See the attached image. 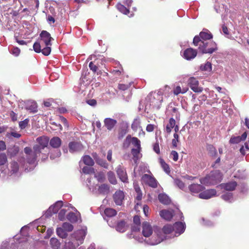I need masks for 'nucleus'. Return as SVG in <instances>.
I'll return each instance as SVG.
<instances>
[{
    "instance_id": "nucleus-1",
    "label": "nucleus",
    "mask_w": 249,
    "mask_h": 249,
    "mask_svg": "<svg viewBox=\"0 0 249 249\" xmlns=\"http://www.w3.org/2000/svg\"><path fill=\"white\" fill-rule=\"evenodd\" d=\"M37 144H35L33 150L30 147H25L24 152L26 155V159L29 164L34 163L42 150L47 147L49 142V137L45 136L39 137L36 139Z\"/></svg>"
},
{
    "instance_id": "nucleus-2",
    "label": "nucleus",
    "mask_w": 249,
    "mask_h": 249,
    "mask_svg": "<svg viewBox=\"0 0 249 249\" xmlns=\"http://www.w3.org/2000/svg\"><path fill=\"white\" fill-rule=\"evenodd\" d=\"M155 234L150 239V244L152 245H157L166 239L167 234L174 233V227L170 224H166L162 229H157L154 231Z\"/></svg>"
},
{
    "instance_id": "nucleus-3",
    "label": "nucleus",
    "mask_w": 249,
    "mask_h": 249,
    "mask_svg": "<svg viewBox=\"0 0 249 249\" xmlns=\"http://www.w3.org/2000/svg\"><path fill=\"white\" fill-rule=\"evenodd\" d=\"M222 179V175L219 170H215L211 172L205 177L200 179L201 184L205 185H215L221 182Z\"/></svg>"
},
{
    "instance_id": "nucleus-4",
    "label": "nucleus",
    "mask_w": 249,
    "mask_h": 249,
    "mask_svg": "<svg viewBox=\"0 0 249 249\" xmlns=\"http://www.w3.org/2000/svg\"><path fill=\"white\" fill-rule=\"evenodd\" d=\"M197 46L198 50L202 53L211 54L218 49L216 43L212 40L201 42Z\"/></svg>"
},
{
    "instance_id": "nucleus-5",
    "label": "nucleus",
    "mask_w": 249,
    "mask_h": 249,
    "mask_svg": "<svg viewBox=\"0 0 249 249\" xmlns=\"http://www.w3.org/2000/svg\"><path fill=\"white\" fill-rule=\"evenodd\" d=\"M213 36L211 33L206 29H203L200 32L199 36H196L193 39V43L195 46H197L201 42L211 40Z\"/></svg>"
},
{
    "instance_id": "nucleus-6",
    "label": "nucleus",
    "mask_w": 249,
    "mask_h": 249,
    "mask_svg": "<svg viewBox=\"0 0 249 249\" xmlns=\"http://www.w3.org/2000/svg\"><path fill=\"white\" fill-rule=\"evenodd\" d=\"M148 100L150 102V105L153 108L158 107L161 104L162 99H160V96L155 92H151L147 97Z\"/></svg>"
},
{
    "instance_id": "nucleus-7",
    "label": "nucleus",
    "mask_w": 249,
    "mask_h": 249,
    "mask_svg": "<svg viewBox=\"0 0 249 249\" xmlns=\"http://www.w3.org/2000/svg\"><path fill=\"white\" fill-rule=\"evenodd\" d=\"M149 172L151 175L144 174L142 177V181L150 187L156 188L158 187L157 181L150 171H149Z\"/></svg>"
},
{
    "instance_id": "nucleus-8",
    "label": "nucleus",
    "mask_w": 249,
    "mask_h": 249,
    "mask_svg": "<svg viewBox=\"0 0 249 249\" xmlns=\"http://www.w3.org/2000/svg\"><path fill=\"white\" fill-rule=\"evenodd\" d=\"M188 85L191 89L195 92H201L203 90L202 87H199V82L196 78L191 77L188 79Z\"/></svg>"
},
{
    "instance_id": "nucleus-9",
    "label": "nucleus",
    "mask_w": 249,
    "mask_h": 249,
    "mask_svg": "<svg viewBox=\"0 0 249 249\" xmlns=\"http://www.w3.org/2000/svg\"><path fill=\"white\" fill-rule=\"evenodd\" d=\"M116 172L120 179L124 183H127L128 177L125 169L122 166L119 165L117 167Z\"/></svg>"
},
{
    "instance_id": "nucleus-10",
    "label": "nucleus",
    "mask_w": 249,
    "mask_h": 249,
    "mask_svg": "<svg viewBox=\"0 0 249 249\" xmlns=\"http://www.w3.org/2000/svg\"><path fill=\"white\" fill-rule=\"evenodd\" d=\"M174 236H178L183 233L185 229V224L181 222H177L174 225Z\"/></svg>"
},
{
    "instance_id": "nucleus-11",
    "label": "nucleus",
    "mask_w": 249,
    "mask_h": 249,
    "mask_svg": "<svg viewBox=\"0 0 249 249\" xmlns=\"http://www.w3.org/2000/svg\"><path fill=\"white\" fill-rule=\"evenodd\" d=\"M69 151L71 153L81 151L83 149V146L80 142H71L69 143Z\"/></svg>"
},
{
    "instance_id": "nucleus-12",
    "label": "nucleus",
    "mask_w": 249,
    "mask_h": 249,
    "mask_svg": "<svg viewBox=\"0 0 249 249\" xmlns=\"http://www.w3.org/2000/svg\"><path fill=\"white\" fill-rule=\"evenodd\" d=\"M130 142L136 147V148H141L140 141L136 137H131L130 135H127L126 137L124 145H125V143H127V146H128Z\"/></svg>"
},
{
    "instance_id": "nucleus-13",
    "label": "nucleus",
    "mask_w": 249,
    "mask_h": 249,
    "mask_svg": "<svg viewBox=\"0 0 249 249\" xmlns=\"http://www.w3.org/2000/svg\"><path fill=\"white\" fill-rule=\"evenodd\" d=\"M40 37L41 40L45 43L46 46H51V41L53 38L51 37L50 34L46 31H42L40 34Z\"/></svg>"
},
{
    "instance_id": "nucleus-14",
    "label": "nucleus",
    "mask_w": 249,
    "mask_h": 249,
    "mask_svg": "<svg viewBox=\"0 0 249 249\" xmlns=\"http://www.w3.org/2000/svg\"><path fill=\"white\" fill-rule=\"evenodd\" d=\"M216 191L215 189H208L201 192L199 194V197L202 199H208L215 196Z\"/></svg>"
},
{
    "instance_id": "nucleus-15",
    "label": "nucleus",
    "mask_w": 249,
    "mask_h": 249,
    "mask_svg": "<svg viewBox=\"0 0 249 249\" xmlns=\"http://www.w3.org/2000/svg\"><path fill=\"white\" fill-rule=\"evenodd\" d=\"M124 197V193L121 190L116 191L113 196V200L117 205H121L122 204Z\"/></svg>"
},
{
    "instance_id": "nucleus-16",
    "label": "nucleus",
    "mask_w": 249,
    "mask_h": 249,
    "mask_svg": "<svg viewBox=\"0 0 249 249\" xmlns=\"http://www.w3.org/2000/svg\"><path fill=\"white\" fill-rule=\"evenodd\" d=\"M197 53L196 50L189 48L184 51L183 56L186 59L191 60L194 58L196 56Z\"/></svg>"
},
{
    "instance_id": "nucleus-17",
    "label": "nucleus",
    "mask_w": 249,
    "mask_h": 249,
    "mask_svg": "<svg viewBox=\"0 0 249 249\" xmlns=\"http://www.w3.org/2000/svg\"><path fill=\"white\" fill-rule=\"evenodd\" d=\"M153 230L151 226L147 222L142 223V233L144 236L149 237L152 233Z\"/></svg>"
},
{
    "instance_id": "nucleus-18",
    "label": "nucleus",
    "mask_w": 249,
    "mask_h": 249,
    "mask_svg": "<svg viewBox=\"0 0 249 249\" xmlns=\"http://www.w3.org/2000/svg\"><path fill=\"white\" fill-rule=\"evenodd\" d=\"M104 125L107 129L108 130L110 131L117 124V121L116 120L110 118H107L104 119Z\"/></svg>"
},
{
    "instance_id": "nucleus-19",
    "label": "nucleus",
    "mask_w": 249,
    "mask_h": 249,
    "mask_svg": "<svg viewBox=\"0 0 249 249\" xmlns=\"http://www.w3.org/2000/svg\"><path fill=\"white\" fill-rule=\"evenodd\" d=\"M222 187L226 191H234L237 186V183L235 181H230L226 183L221 184Z\"/></svg>"
},
{
    "instance_id": "nucleus-20",
    "label": "nucleus",
    "mask_w": 249,
    "mask_h": 249,
    "mask_svg": "<svg viewBox=\"0 0 249 249\" xmlns=\"http://www.w3.org/2000/svg\"><path fill=\"white\" fill-rule=\"evenodd\" d=\"M50 145L53 148H58L62 144V141L58 137H54L49 141Z\"/></svg>"
},
{
    "instance_id": "nucleus-21",
    "label": "nucleus",
    "mask_w": 249,
    "mask_h": 249,
    "mask_svg": "<svg viewBox=\"0 0 249 249\" xmlns=\"http://www.w3.org/2000/svg\"><path fill=\"white\" fill-rule=\"evenodd\" d=\"M205 187L199 184H192L189 186V190L194 193H198L204 190Z\"/></svg>"
},
{
    "instance_id": "nucleus-22",
    "label": "nucleus",
    "mask_w": 249,
    "mask_h": 249,
    "mask_svg": "<svg viewBox=\"0 0 249 249\" xmlns=\"http://www.w3.org/2000/svg\"><path fill=\"white\" fill-rule=\"evenodd\" d=\"M116 230L119 232H124L126 231V223L124 220H121L118 222L116 226Z\"/></svg>"
},
{
    "instance_id": "nucleus-23",
    "label": "nucleus",
    "mask_w": 249,
    "mask_h": 249,
    "mask_svg": "<svg viewBox=\"0 0 249 249\" xmlns=\"http://www.w3.org/2000/svg\"><path fill=\"white\" fill-rule=\"evenodd\" d=\"M160 215L163 219L166 220H170L173 217V213L166 210H162L160 211Z\"/></svg>"
},
{
    "instance_id": "nucleus-24",
    "label": "nucleus",
    "mask_w": 249,
    "mask_h": 249,
    "mask_svg": "<svg viewBox=\"0 0 249 249\" xmlns=\"http://www.w3.org/2000/svg\"><path fill=\"white\" fill-rule=\"evenodd\" d=\"M158 199L160 202L165 205H168L171 203V200L168 196L164 194H159Z\"/></svg>"
},
{
    "instance_id": "nucleus-25",
    "label": "nucleus",
    "mask_w": 249,
    "mask_h": 249,
    "mask_svg": "<svg viewBox=\"0 0 249 249\" xmlns=\"http://www.w3.org/2000/svg\"><path fill=\"white\" fill-rule=\"evenodd\" d=\"M78 240L76 239L73 240V241H69L66 242L64 249H76V247L79 245V243H75Z\"/></svg>"
},
{
    "instance_id": "nucleus-26",
    "label": "nucleus",
    "mask_w": 249,
    "mask_h": 249,
    "mask_svg": "<svg viewBox=\"0 0 249 249\" xmlns=\"http://www.w3.org/2000/svg\"><path fill=\"white\" fill-rule=\"evenodd\" d=\"M159 161L160 166L163 169V170L166 174L169 175L171 172L169 165L165 162V161L163 159L161 158L159 159Z\"/></svg>"
},
{
    "instance_id": "nucleus-27",
    "label": "nucleus",
    "mask_w": 249,
    "mask_h": 249,
    "mask_svg": "<svg viewBox=\"0 0 249 249\" xmlns=\"http://www.w3.org/2000/svg\"><path fill=\"white\" fill-rule=\"evenodd\" d=\"M141 148H132L131 149V154L133 155L134 161L136 163L137 160L140 158Z\"/></svg>"
},
{
    "instance_id": "nucleus-28",
    "label": "nucleus",
    "mask_w": 249,
    "mask_h": 249,
    "mask_svg": "<svg viewBox=\"0 0 249 249\" xmlns=\"http://www.w3.org/2000/svg\"><path fill=\"white\" fill-rule=\"evenodd\" d=\"M107 178L109 182L112 184H116L117 180L115 174L111 171H108L107 173Z\"/></svg>"
},
{
    "instance_id": "nucleus-29",
    "label": "nucleus",
    "mask_w": 249,
    "mask_h": 249,
    "mask_svg": "<svg viewBox=\"0 0 249 249\" xmlns=\"http://www.w3.org/2000/svg\"><path fill=\"white\" fill-rule=\"evenodd\" d=\"M19 151V147L14 145L13 147L8 148L7 152L10 157H15L18 153Z\"/></svg>"
},
{
    "instance_id": "nucleus-30",
    "label": "nucleus",
    "mask_w": 249,
    "mask_h": 249,
    "mask_svg": "<svg viewBox=\"0 0 249 249\" xmlns=\"http://www.w3.org/2000/svg\"><path fill=\"white\" fill-rule=\"evenodd\" d=\"M82 160L85 164L89 166H92L94 162L93 159L89 155H85L82 158Z\"/></svg>"
},
{
    "instance_id": "nucleus-31",
    "label": "nucleus",
    "mask_w": 249,
    "mask_h": 249,
    "mask_svg": "<svg viewBox=\"0 0 249 249\" xmlns=\"http://www.w3.org/2000/svg\"><path fill=\"white\" fill-rule=\"evenodd\" d=\"M56 232L57 235L61 238L65 239L68 236L67 232L62 227L57 228Z\"/></svg>"
},
{
    "instance_id": "nucleus-32",
    "label": "nucleus",
    "mask_w": 249,
    "mask_h": 249,
    "mask_svg": "<svg viewBox=\"0 0 249 249\" xmlns=\"http://www.w3.org/2000/svg\"><path fill=\"white\" fill-rule=\"evenodd\" d=\"M131 128L134 131H137L138 130L141 129L142 128L141 126V121L139 119H136L131 124Z\"/></svg>"
},
{
    "instance_id": "nucleus-33",
    "label": "nucleus",
    "mask_w": 249,
    "mask_h": 249,
    "mask_svg": "<svg viewBox=\"0 0 249 249\" xmlns=\"http://www.w3.org/2000/svg\"><path fill=\"white\" fill-rule=\"evenodd\" d=\"M50 245L53 249H59L60 247V243L57 238H52L50 241Z\"/></svg>"
},
{
    "instance_id": "nucleus-34",
    "label": "nucleus",
    "mask_w": 249,
    "mask_h": 249,
    "mask_svg": "<svg viewBox=\"0 0 249 249\" xmlns=\"http://www.w3.org/2000/svg\"><path fill=\"white\" fill-rule=\"evenodd\" d=\"M176 124V121L173 118L169 119V124H167L166 127V131L167 133H170L171 132L172 128H174Z\"/></svg>"
},
{
    "instance_id": "nucleus-35",
    "label": "nucleus",
    "mask_w": 249,
    "mask_h": 249,
    "mask_svg": "<svg viewBox=\"0 0 249 249\" xmlns=\"http://www.w3.org/2000/svg\"><path fill=\"white\" fill-rule=\"evenodd\" d=\"M116 7L117 9L124 14L128 15L129 13V10L121 3H118Z\"/></svg>"
},
{
    "instance_id": "nucleus-36",
    "label": "nucleus",
    "mask_w": 249,
    "mask_h": 249,
    "mask_svg": "<svg viewBox=\"0 0 249 249\" xmlns=\"http://www.w3.org/2000/svg\"><path fill=\"white\" fill-rule=\"evenodd\" d=\"M104 213L107 217H112L117 214L116 211L112 208H106L105 210Z\"/></svg>"
},
{
    "instance_id": "nucleus-37",
    "label": "nucleus",
    "mask_w": 249,
    "mask_h": 249,
    "mask_svg": "<svg viewBox=\"0 0 249 249\" xmlns=\"http://www.w3.org/2000/svg\"><path fill=\"white\" fill-rule=\"evenodd\" d=\"M188 90V88H183L182 89H181V87L180 86H177L174 89L173 92L175 95H177L180 93H182V94L185 93Z\"/></svg>"
},
{
    "instance_id": "nucleus-38",
    "label": "nucleus",
    "mask_w": 249,
    "mask_h": 249,
    "mask_svg": "<svg viewBox=\"0 0 249 249\" xmlns=\"http://www.w3.org/2000/svg\"><path fill=\"white\" fill-rule=\"evenodd\" d=\"M109 189V187L107 184H103L99 187L98 191L101 194H105L108 192Z\"/></svg>"
},
{
    "instance_id": "nucleus-39",
    "label": "nucleus",
    "mask_w": 249,
    "mask_h": 249,
    "mask_svg": "<svg viewBox=\"0 0 249 249\" xmlns=\"http://www.w3.org/2000/svg\"><path fill=\"white\" fill-rule=\"evenodd\" d=\"M27 110H30L32 112H36L37 111V106L36 103L32 102L26 107Z\"/></svg>"
},
{
    "instance_id": "nucleus-40",
    "label": "nucleus",
    "mask_w": 249,
    "mask_h": 249,
    "mask_svg": "<svg viewBox=\"0 0 249 249\" xmlns=\"http://www.w3.org/2000/svg\"><path fill=\"white\" fill-rule=\"evenodd\" d=\"M94 178L97 179L99 182H103L105 180V174L103 172H102L95 174Z\"/></svg>"
},
{
    "instance_id": "nucleus-41",
    "label": "nucleus",
    "mask_w": 249,
    "mask_h": 249,
    "mask_svg": "<svg viewBox=\"0 0 249 249\" xmlns=\"http://www.w3.org/2000/svg\"><path fill=\"white\" fill-rule=\"evenodd\" d=\"M212 69V64L209 62H207L204 65H201L200 66V70L201 71H210Z\"/></svg>"
},
{
    "instance_id": "nucleus-42",
    "label": "nucleus",
    "mask_w": 249,
    "mask_h": 249,
    "mask_svg": "<svg viewBox=\"0 0 249 249\" xmlns=\"http://www.w3.org/2000/svg\"><path fill=\"white\" fill-rule=\"evenodd\" d=\"M62 227L66 231V232H71L73 230V225L68 222H64L63 223Z\"/></svg>"
},
{
    "instance_id": "nucleus-43",
    "label": "nucleus",
    "mask_w": 249,
    "mask_h": 249,
    "mask_svg": "<svg viewBox=\"0 0 249 249\" xmlns=\"http://www.w3.org/2000/svg\"><path fill=\"white\" fill-rule=\"evenodd\" d=\"M207 149L209 153L211 156L215 157L217 155V151L216 148L212 144L208 145Z\"/></svg>"
},
{
    "instance_id": "nucleus-44",
    "label": "nucleus",
    "mask_w": 249,
    "mask_h": 249,
    "mask_svg": "<svg viewBox=\"0 0 249 249\" xmlns=\"http://www.w3.org/2000/svg\"><path fill=\"white\" fill-rule=\"evenodd\" d=\"M82 172L85 174H95V169L93 167L84 166L82 169Z\"/></svg>"
},
{
    "instance_id": "nucleus-45",
    "label": "nucleus",
    "mask_w": 249,
    "mask_h": 249,
    "mask_svg": "<svg viewBox=\"0 0 249 249\" xmlns=\"http://www.w3.org/2000/svg\"><path fill=\"white\" fill-rule=\"evenodd\" d=\"M11 172L13 173H17L19 169V166L17 162L13 161L11 163Z\"/></svg>"
},
{
    "instance_id": "nucleus-46",
    "label": "nucleus",
    "mask_w": 249,
    "mask_h": 249,
    "mask_svg": "<svg viewBox=\"0 0 249 249\" xmlns=\"http://www.w3.org/2000/svg\"><path fill=\"white\" fill-rule=\"evenodd\" d=\"M174 183L176 186L181 189H183L185 187V184L180 179L176 178L174 179Z\"/></svg>"
},
{
    "instance_id": "nucleus-47",
    "label": "nucleus",
    "mask_w": 249,
    "mask_h": 249,
    "mask_svg": "<svg viewBox=\"0 0 249 249\" xmlns=\"http://www.w3.org/2000/svg\"><path fill=\"white\" fill-rule=\"evenodd\" d=\"M21 134L17 133L16 132H11L10 133H7L6 134V137L8 138L9 139L11 138V137H13L15 138L18 139L21 137Z\"/></svg>"
},
{
    "instance_id": "nucleus-48",
    "label": "nucleus",
    "mask_w": 249,
    "mask_h": 249,
    "mask_svg": "<svg viewBox=\"0 0 249 249\" xmlns=\"http://www.w3.org/2000/svg\"><path fill=\"white\" fill-rule=\"evenodd\" d=\"M7 162V158L5 154L0 153V165H4Z\"/></svg>"
},
{
    "instance_id": "nucleus-49",
    "label": "nucleus",
    "mask_w": 249,
    "mask_h": 249,
    "mask_svg": "<svg viewBox=\"0 0 249 249\" xmlns=\"http://www.w3.org/2000/svg\"><path fill=\"white\" fill-rule=\"evenodd\" d=\"M51 52V46H46L45 48L41 49V52L45 56L49 55Z\"/></svg>"
},
{
    "instance_id": "nucleus-50",
    "label": "nucleus",
    "mask_w": 249,
    "mask_h": 249,
    "mask_svg": "<svg viewBox=\"0 0 249 249\" xmlns=\"http://www.w3.org/2000/svg\"><path fill=\"white\" fill-rule=\"evenodd\" d=\"M67 218L71 222H75L77 220L76 216L75 213L73 212L69 213L67 216Z\"/></svg>"
},
{
    "instance_id": "nucleus-51",
    "label": "nucleus",
    "mask_w": 249,
    "mask_h": 249,
    "mask_svg": "<svg viewBox=\"0 0 249 249\" xmlns=\"http://www.w3.org/2000/svg\"><path fill=\"white\" fill-rule=\"evenodd\" d=\"M67 212V210L66 209H61L58 214V218L61 220L63 221L64 220L65 216L66 215V213Z\"/></svg>"
},
{
    "instance_id": "nucleus-52",
    "label": "nucleus",
    "mask_w": 249,
    "mask_h": 249,
    "mask_svg": "<svg viewBox=\"0 0 249 249\" xmlns=\"http://www.w3.org/2000/svg\"><path fill=\"white\" fill-rule=\"evenodd\" d=\"M63 206V203L61 201H57L53 206V213H56L58 212V209H59Z\"/></svg>"
},
{
    "instance_id": "nucleus-53",
    "label": "nucleus",
    "mask_w": 249,
    "mask_h": 249,
    "mask_svg": "<svg viewBox=\"0 0 249 249\" xmlns=\"http://www.w3.org/2000/svg\"><path fill=\"white\" fill-rule=\"evenodd\" d=\"M221 197L225 201H229L232 198V194L231 193H226L222 195Z\"/></svg>"
},
{
    "instance_id": "nucleus-54",
    "label": "nucleus",
    "mask_w": 249,
    "mask_h": 249,
    "mask_svg": "<svg viewBox=\"0 0 249 249\" xmlns=\"http://www.w3.org/2000/svg\"><path fill=\"white\" fill-rule=\"evenodd\" d=\"M34 50L37 53H39L41 52V45L39 43L37 42H36L33 45Z\"/></svg>"
},
{
    "instance_id": "nucleus-55",
    "label": "nucleus",
    "mask_w": 249,
    "mask_h": 249,
    "mask_svg": "<svg viewBox=\"0 0 249 249\" xmlns=\"http://www.w3.org/2000/svg\"><path fill=\"white\" fill-rule=\"evenodd\" d=\"M170 158L175 161H177L178 159V155L177 151L172 150L170 153Z\"/></svg>"
},
{
    "instance_id": "nucleus-56",
    "label": "nucleus",
    "mask_w": 249,
    "mask_h": 249,
    "mask_svg": "<svg viewBox=\"0 0 249 249\" xmlns=\"http://www.w3.org/2000/svg\"><path fill=\"white\" fill-rule=\"evenodd\" d=\"M29 123V120L28 119H26L22 121H20L19 123V127L23 129H24L28 125Z\"/></svg>"
},
{
    "instance_id": "nucleus-57",
    "label": "nucleus",
    "mask_w": 249,
    "mask_h": 249,
    "mask_svg": "<svg viewBox=\"0 0 249 249\" xmlns=\"http://www.w3.org/2000/svg\"><path fill=\"white\" fill-rule=\"evenodd\" d=\"M130 86V84H119L118 86V88L121 90L124 91L127 90L129 88Z\"/></svg>"
},
{
    "instance_id": "nucleus-58",
    "label": "nucleus",
    "mask_w": 249,
    "mask_h": 249,
    "mask_svg": "<svg viewBox=\"0 0 249 249\" xmlns=\"http://www.w3.org/2000/svg\"><path fill=\"white\" fill-rule=\"evenodd\" d=\"M11 53L15 56H18L20 53V50L18 47H14L11 50Z\"/></svg>"
},
{
    "instance_id": "nucleus-59",
    "label": "nucleus",
    "mask_w": 249,
    "mask_h": 249,
    "mask_svg": "<svg viewBox=\"0 0 249 249\" xmlns=\"http://www.w3.org/2000/svg\"><path fill=\"white\" fill-rule=\"evenodd\" d=\"M153 150L158 154H160L159 143L158 141L153 144Z\"/></svg>"
},
{
    "instance_id": "nucleus-60",
    "label": "nucleus",
    "mask_w": 249,
    "mask_h": 249,
    "mask_svg": "<svg viewBox=\"0 0 249 249\" xmlns=\"http://www.w3.org/2000/svg\"><path fill=\"white\" fill-rule=\"evenodd\" d=\"M241 141L240 136L231 138L230 142L231 143H238Z\"/></svg>"
},
{
    "instance_id": "nucleus-61",
    "label": "nucleus",
    "mask_w": 249,
    "mask_h": 249,
    "mask_svg": "<svg viewBox=\"0 0 249 249\" xmlns=\"http://www.w3.org/2000/svg\"><path fill=\"white\" fill-rule=\"evenodd\" d=\"M133 222L137 226H140L141 224L140 217L138 215H135L133 217Z\"/></svg>"
},
{
    "instance_id": "nucleus-62",
    "label": "nucleus",
    "mask_w": 249,
    "mask_h": 249,
    "mask_svg": "<svg viewBox=\"0 0 249 249\" xmlns=\"http://www.w3.org/2000/svg\"><path fill=\"white\" fill-rule=\"evenodd\" d=\"M89 67L90 69L94 72H95L98 70L97 66H96V65H95L93 62H90L89 63Z\"/></svg>"
},
{
    "instance_id": "nucleus-63",
    "label": "nucleus",
    "mask_w": 249,
    "mask_h": 249,
    "mask_svg": "<svg viewBox=\"0 0 249 249\" xmlns=\"http://www.w3.org/2000/svg\"><path fill=\"white\" fill-rule=\"evenodd\" d=\"M155 127H156V126L154 124H148L146 126V130L147 132H152L154 130Z\"/></svg>"
},
{
    "instance_id": "nucleus-64",
    "label": "nucleus",
    "mask_w": 249,
    "mask_h": 249,
    "mask_svg": "<svg viewBox=\"0 0 249 249\" xmlns=\"http://www.w3.org/2000/svg\"><path fill=\"white\" fill-rule=\"evenodd\" d=\"M59 119L61 123H63V124H64V125L67 127H68V123L67 119L62 116H60Z\"/></svg>"
}]
</instances>
